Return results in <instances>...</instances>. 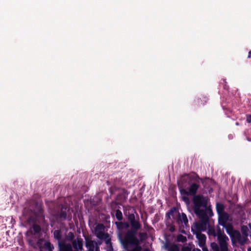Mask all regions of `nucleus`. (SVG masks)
<instances>
[{
    "instance_id": "nucleus-1",
    "label": "nucleus",
    "mask_w": 251,
    "mask_h": 251,
    "mask_svg": "<svg viewBox=\"0 0 251 251\" xmlns=\"http://www.w3.org/2000/svg\"><path fill=\"white\" fill-rule=\"evenodd\" d=\"M203 184V179L196 173L183 175L177 181L178 187L185 201H188V196H193V210L196 215L208 214L213 215L210 206H208V199L202 195H196L200 187V182Z\"/></svg>"
},
{
    "instance_id": "nucleus-2",
    "label": "nucleus",
    "mask_w": 251,
    "mask_h": 251,
    "mask_svg": "<svg viewBox=\"0 0 251 251\" xmlns=\"http://www.w3.org/2000/svg\"><path fill=\"white\" fill-rule=\"evenodd\" d=\"M127 220L130 229L126 232H119L118 234V238L119 239V235H120L122 239H125V242L138 243V238L136 237V235L138 231L141 228L142 226L139 217L136 219L134 214H129L127 217Z\"/></svg>"
},
{
    "instance_id": "nucleus-3",
    "label": "nucleus",
    "mask_w": 251,
    "mask_h": 251,
    "mask_svg": "<svg viewBox=\"0 0 251 251\" xmlns=\"http://www.w3.org/2000/svg\"><path fill=\"white\" fill-rule=\"evenodd\" d=\"M209 232L214 236H217L218 245L215 242L211 243V248L213 251H228L227 241L229 240L228 237L222 233L221 229H219L216 234L214 229L209 230Z\"/></svg>"
},
{
    "instance_id": "nucleus-4",
    "label": "nucleus",
    "mask_w": 251,
    "mask_h": 251,
    "mask_svg": "<svg viewBox=\"0 0 251 251\" xmlns=\"http://www.w3.org/2000/svg\"><path fill=\"white\" fill-rule=\"evenodd\" d=\"M171 216L176 220L178 225L184 224L185 226H187L188 225V220L186 215L184 213H182L181 214L175 207L171 208L166 214L167 219H170Z\"/></svg>"
},
{
    "instance_id": "nucleus-5",
    "label": "nucleus",
    "mask_w": 251,
    "mask_h": 251,
    "mask_svg": "<svg viewBox=\"0 0 251 251\" xmlns=\"http://www.w3.org/2000/svg\"><path fill=\"white\" fill-rule=\"evenodd\" d=\"M200 221L192 226L191 229L193 232H201L205 231L207 225H209V216L208 214L196 215Z\"/></svg>"
},
{
    "instance_id": "nucleus-6",
    "label": "nucleus",
    "mask_w": 251,
    "mask_h": 251,
    "mask_svg": "<svg viewBox=\"0 0 251 251\" xmlns=\"http://www.w3.org/2000/svg\"><path fill=\"white\" fill-rule=\"evenodd\" d=\"M27 221L29 225L34 223L38 224H43L45 221L43 209L41 206L38 207L37 211H34L33 214L28 218Z\"/></svg>"
},
{
    "instance_id": "nucleus-7",
    "label": "nucleus",
    "mask_w": 251,
    "mask_h": 251,
    "mask_svg": "<svg viewBox=\"0 0 251 251\" xmlns=\"http://www.w3.org/2000/svg\"><path fill=\"white\" fill-rule=\"evenodd\" d=\"M119 240L124 246L125 249H127L129 245L134 246V248L129 251H141V247L139 246V240L138 239V243H131L128 242H125V239H122V237L119 235Z\"/></svg>"
},
{
    "instance_id": "nucleus-8",
    "label": "nucleus",
    "mask_w": 251,
    "mask_h": 251,
    "mask_svg": "<svg viewBox=\"0 0 251 251\" xmlns=\"http://www.w3.org/2000/svg\"><path fill=\"white\" fill-rule=\"evenodd\" d=\"M69 207L65 205L61 206V209L56 213V218L61 220H66L67 216V212H69Z\"/></svg>"
},
{
    "instance_id": "nucleus-9",
    "label": "nucleus",
    "mask_w": 251,
    "mask_h": 251,
    "mask_svg": "<svg viewBox=\"0 0 251 251\" xmlns=\"http://www.w3.org/2000/svg\"><path fill=\"white\" fill-rule=\"evenodd\" d=\"M72 248L74 249V251H82L83 250V239L81 238H77L72 242Z\"/></svg>"
},
{
    "instance_id": "nucleus-10",
    "label": "nucleus",
    "mask_w": 251,
    "mask_h": 251,
    "mask_svg": "<svg viewBox=\"0 0 251 251\" xmlns=\"http://www.w3.org/2000/svg\"><path fill=\"white\" fill-rule=\"evenodd\" d=\"M218 215L219 224L222 226H225L226 224H227L226 222L228 221L229 218L228 214L225 212L224 213L219 214Z\"/></svg>"
},
{
    "instance_id": "nucleus-11",
    "label": "nucleus",
    "mask_w": 251,
    "mask_h": 251,
    "mask_svg": "<svg viewBox=\"0 0 251 251\" xmlns=\"http://www.w3.org/2000/svg\"><path fill=\"white\" fill-rule=\"evenodd\" d=\"M196 235V236L199 242V246L202 247L205 246L206 237L205 235L202 234L201 232H193Z\"/></svg>"
},
{
    "instance_id": "nucleus-12",
    "label": "nucleus",
    "mask_w": 251,
    "mask_h": 251,
    "mask_svg": "<svg viewBox=\"0 0 251 251\" xmlns=\"http://www.w3.org/2000/svg\"><path fill=\"white\" fill-rule=\"evenodd\" d=\"M39 225L40 224L35 223L31 224V225H32V226L29 230V231H30L31 233L34 235L39 233L41 231V227Z\"/></svg>"
},
{
    "instance_id": "nucleus-13",
    "label": "nucleus",
    "mask_w": 251,
    "mask_h": 251,
    "mask_svg": "<svg viewBox=\"0 0 251 251\" xmlns=\"http://www.w3.org/2000/svg\"><path fill=\"white\" fill-rule=\"evenodd\" d=\"M115 224L117 228L119 230H122L129 227V224L127 222H116Z\"/></svg>"
},
{
    "instance_id": "nucleus-14",
    "label": "nucleus",
    "mask_w": 251,
    "mask_h": 251,
    "mask_svg": "<svg viewBox=\"0 0 251 251\" xmlns=\"http://www.w3.org/2000/svg\"><path fill=\"white\" fill-rule=\"evenodd\" d=\"M230 237L232 238V242H234L233 239L235 238V239H237L238 242H239L240 239L241 238V235L240 232L238 230H235L232 233L231 235H230Z\"/></svg>"
},
{
    "instance_id": "nucleus-15",
    "label": "nucleus",
    "mask_w": 251,
    "mask_h": 251,
    "mask_svg": "<svg viewBox=\"0 0 251 251\" xmlns=\"http://www.w3.org/2000/svg\"><path fill=\"white\" fill-rule=\"evenodd\" d=\"M216 208L218 214L225 212V206L221 203H217Z\"/></svg>"
},
{
    "instance_id": "nucleus-16",
    "label": "nucleus",
    "mask_w": 251,
    "mask_h": 251,
    "mask_svg": "<svg viewBox=\"0 0 251 251\" xmlns=\"http://www.w3.org/2000/svg\"><path fill=\"white\" fill-rule=\"evenodd\" d=\"M226 228V231L230 236L231 235L232 233L235 230L233 229L232 225L229 223L226 224L225 226H223Z\"/></svg>"
},
{
    "instance_id": "nucleus-17",
    "label": "nucleus",
    "mask_w": 251,
    "mask_h": 251,
    "mask_svg": "<svg viewBox=\"0 0 251 251\" xmlns=\"http://www.w3.org/2000/svg\"><path fill=\"white\" fill-rule=\"evenodd\" d=\"M54 238L57 239L58 242L61 241L62 234L60 229L55 230L53 232Z\"/></svg>"
},
{
    "instance_id": "nucleus-18",
    "label": "nucleus",
    "mask_w": 251,
    "mask_h": 251,
    "mask_svg": "<svg viewBox=\"0 0 251 251\" xmlns=\"http://www.w3.org/2000/svg\"><path fill=\"white\" fill-rule=\"evenodd\" d=\"M166 248L168 249L169 251H179L178 246L176 244H172L171 246L166 245Z\"/></svg>"
},
{
    "instance_id": "nucleus-19",
    "label": "nucleus",
    "mask_w": 251,
    "mask_h": 251,
    "mask_svg": "<svg viewBox=\"0 0 251 251\" xmlns=\"http://www.w3.org/2000/svg\"><path fill=\"white\" fill-rule=\"evenodd\" d=\"M115 215L116 219L119 221H122L123 219V216L122 211L119 209H117L115 211Z\"/></svg>"
},
{
    "instance_id": "nucleus-20",
    "label": "nucleus",
    "mask_w": 251,
    "mask_h": 251,
    "mask_svg": "<svg viewBox=\"0 0 251 251\" xmlns=\"http://www.w3.org/2000/svg\"><path fill=\"white\" fill-rule=\"evenodd\" d=\"M44 248L48 251H53L54 247L50 242H46L44 244Z\"/></svg>"
},
{
    "instance_id": "nucleus-21",
    "label": "nucleus",
    "mask_w": 251,
    "mask_h": 251,
    "mask_svg": "<svg viewBox=\"0 0 251 251\" xmlns=\"http://www.w3.org/2000/svg\"><path fill=\"white\" fill-rule=\"evenodd\" d=\"M75 235L73 232H69L66 236V238L67 240L72 242L73 240H75Z\"/></svg>"
},
{
    "instance_id": "nucleus-22",
    "label": "nucleus",
    "mask_w": 251,
    "mask_h": 251,
    "mask_svg": "<svg viewBox=\"0 0 251 251\" xmlns=\"http://www.w3.org/2000/svg\"><path fill=\"white\" fill-rule=\"evenodd\" d=\"M86 247L88 248V249H93L94 250L95 247L93 243V242L92 240H86Z\"/></svg>"
},
{
    "instance_id": "nucleus-23",
    "label": "nucleus",
    "mask_w": 251,
    "mask_h": 251,
    "mask_svg": "<svg viewBox=\"0 0 251 251\" xmlns=\"http://www.w3.org/2000/svg\"><path fill=\"white\" fill-rule=\"evenodd\" d=\"M241 231L243 235L245 236H248V228L247 226H244L241 227Z\"/></svg>"
},
{
    "instance_id": "nucleus-24",
    "label": "nucleus",
    "mask_w": 251,
    "mask_h": 251,
    "mask_svg": "<svg viewBox=\"0 0 251 251\" xmlns=\"http://www.w3.org/2000/svg\"><path fill=\"white\" fill-rule=\"evenodd\" d=\"M248 240V236H245V235L241 236V238L240 239L239 241V243L241 244V245H244L246 243V241Z\"/></svg>"
},
{
    "instance_id": "nucleus-25",
    "label": "nucleus",
    "mask_w": 251,
    "mask_h": 251,
    "mask_svg": "<svg viewBox=\"0 0 251 251\" xmlns=\"http://www.w3.org/2000/svg\"><path fill=\"white\" fill-rule=\"evenodd\" d=\"M177 240L178 242H181L182 243L186 241V237L182 235H179L177 236Z\"/></svg>"
},
{
    "instance_id": "nucleus-26",
    "label": "nucleus",
    "mask_w": 251,
    "mask_h": 251,
    "mask_svg": "<svg viewBox=\"0 0 251 251\" xmlns=\"http://www.w3.org/2000/svg\"><path fill=\"white\" fill-rule=\"evenodd\" d=\"M139 236L141 240L142 241L146 239L147 237V234L146 232H140L139 233Z\"/></svg>"
},
{
    "instance_id": "nucleus-27",
    "label": "nucleus",
    "mask_w": 251,
    "mask_h": 251,
    "mask_svg": "<svg viewBox=\"0 0 251 251\" xmlns=\"http://www.w3.org/2000/svg\"><path fill=\"white\" fill-rule=\"evenodd\" d=\"M169 231L171 232H173L175 231V226L173 225H171L169 228Z\"/></svg>"
},
{
    "instance_id": "nucleus-28",
    "label": "nucleus",
    "mask_w": 251,
    "mask_h": 251,
    "mask_svg": "<svg viewBox=\"0 0 251 251\" xmlns=\"http://www.w3.org/2000/svg\"><path fill=\"white\" fill-rule=\"evenodd\" d=\"M246 121L248 123H251V115H247Z\"/></svg>"
},
{
    "instance_id": "nucleus-29",
    "label": "nucleus",
    "mask_w": 251,
    "mask_h": 251,
    "mask_svg": "<svg viewBox=\"0 0 251 251\" xmlns=\"http://www.w3.org/2000/svg\"><path fill=\"white\" fill-rule=\"evenodd\" d=\"M181 251H191V250L188 247H185L182 248Z\"/></svg>"
},
{
    "instance_id": "nucleus-30",
    "label": "nucleus",
    "mask_w": 251,
    "mask_h": 251,
    "mask_svg": "<svg viewBox=\"0 0 251 251\" xmlns=\"http://www.w3.org/2000/svg\"><path fill=\"white\" fill-rule=\"evenodd\" d=\"M202 251H209L208 249L205 246L201 247Z\"/></svg>"
},
{
    "instance_id": "nucleus-31",
    "label": "nucleus",
    "mask_w": 251,
    "mask_h": 251,
    "mask_svg": "<svg viewBox=\"0 0 251 251\" xmlns=\"http://www.w3.org/2000/svg\"><path fill=\"white\" fill-rule=\"evenodd\" d=\"M251 55V50L249 52L248 58H250Z\"/></svg>"
},
{
    "instance_id": "nucleus-32",
    "label": "nucleus",
    "mask_w": 251,
    "mask_h": 251,
    "mask_svg": "<svg viewBox=\"0 0 251 251\" xmlns=\"http://www.w3.org/2000/svg\"><path fill=\"white\" fill-rule=\"evenodd\" d=\"M99 226H102V225H99L98 226H97V227H96V229H97V228H98V227H99Z\"/></svg>"
},
{
    "instance_id": "nucleus-33",
    "label": "nucleus",
    "mask_w": 251,
    "mask_h": 251,
    "mask_svg": "<svg viewBox=\"0 0 251 251\" xmlns=\"http://www.w3.org/2000/svg\"><path fill=\"white\" fill-rule=\"evenodd\" d=\"M247 140H248L249 141H251V139L250 137H247Z\"/></svg>"
},
{
    "instance_id": "nucleus-34",
    "label": "nucleus",
    "mask_w": 251,
    "mask_h": 251,
    "mask_svg": "<svg viewBox=\"0 0 251 251\" xmlns=\"http://www.w3.org/2000/svg\"><path fill=\"white\" fill-rule=\"evenodd\" d=\"M96 251H100L99 248H96Z\"/></svg>"
},
{
    "instance_id": "nucleus-35",
    "label": "nucleus",
    "mask_w": 251,
    "mask_h": 251,
    "mask_svg": "<svg viewBox=\"0 0 251 251\" xmlns=\"http://www.w3.org/2000/svg\"><path fill=\"white\" fill-rule=\"evenodd\" d=\"M248 251H251V248H248Z\"/></svg>"
},
{
    "instance_id": "nucleus-36",
    "label": "nucleus",
    "mask_w": 251,
    "mask_h": 251,
    "mask_svg": "<svg viewBox=\"0 0 251 251\" xmlns=\"http://www.w3.org/2000/svg\"><path fill=\"white\" fill-rule=\"evenodd\" d=\"M145 251H149V250H148V249H146V250H145Z\"/></svg>"
},
{
    "instance_id": "nucleus-37",
    "label": "nucleus",
    "mask_w": 251,
    "mask_h": 251,
    "mask_svg": "<svg viewBox=\"0 0 251 251\" xmlns=\"http://www.w3.org/2000/svg\"><path fill=\"white\" fill-rule=\"evenodd\" d=\"M71 220V217H70L69 220Z\"/></svg>"
},
{
    "instance_id": "nucleus-38",
    "label": "nucleus",
    "mask_w": 251,
    "mask_h": 251,
    "mask_svg": "<svg viewBox=\"0 0 251 251\" xmlns=\"http://www.w3.org/2000/svg\"><path fill=\"white\" fill-rule=\"evenodd\" d=\"M99 234H103V233H102V232H100L99 233Z\"/></svg>"
},
{
    "instance_id": "nucleus-39",
    "label": "nucleus",
    "mask_w": 251,
    "mask_h": 251,
    "mask_svg": "<svg viewBox=\"0 0 251 251\" xmlns=\"http://www.w3.org/2000/svg\"><path fill=\"white\" fill-rule=\"evenodd\" d=\"M199 251H201V250H199Z\"/></svg>"
}]
</instances>
